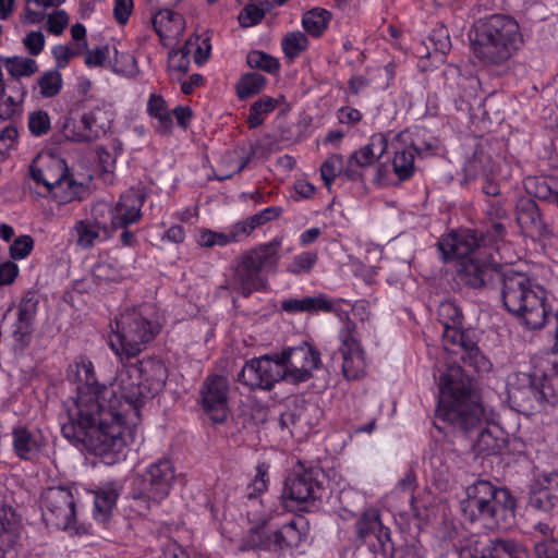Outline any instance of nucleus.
I'll list each match as a JSON object with an SVG mask.
<instances>
[{
	"mask_svg": "<svg viewBox=\"0 0 558 558\" xmlns=\"http://www.w3.org/2000/svg\"><path fill=\"white\" fill-rule=\"evenodd\" d=\"M392 167L399 179H409L414 172V148L404 145L396 147Z\"/></svg>",
	"mask_w": 558,
	"mask_h": 558,
	"instance_id": "nucleus-42",
	"label": "nucleus"
},
{
	"mask_svg": "<svg viewBox=\"0 0 558 558\" xmlns=\"http://www.w3.org/2000/svg\"><path fill=\"white\" fill-rule=\"evenodd\" d=\"M438 317L444 328V348L447 351H450V345H454L458 341H462L464 336L469 335L462 330L463 314L453 302L445 301L439 305Z\"/></svg>",
	"mask_w": 558,
	"mask_h": 558,
	"instance_id": "nucleus-22",
	"label": "nucleus"
},
{
	"mask_svg": "<svg viewBox=\"0 0 558 558\" xmlns=\"http://www.w3.org/2000/svg\"><path fill=\"white\" fill-rule=\"evenodd\" d=\"M7 71L13 77L31 76L38 71L37 62L31 58L12 57L4 61Z\"/></svg>",
	"mask_w": 558,
	"mask_h": 558,
	"instance_id": "nucleus-54",
	"label": "nucleus"
},
{
	"mask_svg": "<svg viewBox=\"0 0 558 558\" xmlns=\"http://www.w3.org/2000/svg\"><path fill=\"white\" fill-rule=\"evenodd\" d=\"M40 509L47 526L66 530L75 521V500L70 488H47L40 496Z\"/></svg>",
	"mask_w": 558,
	"mask_h": 558,
	"instance_id": "nucleus-9",
	"label": "nucleus"
},
{
	"mask_svg": "<svg viewBox=\"0 0 558 558\" xmlns=\"http://www.w3.org/2000/svg\"><path fill=\"white\" fill-rule=\"evenodd\" d=\"M12 446L14 453L21 460H32L40 451L43 445L38 437L24 426H16L12 430Z\"/></svg>",
	"mask_w": 558,
	"mask_h": 558,
	"instance_id": "nucleus-32",
	"label": "nucleus"
},
{
	"mask_svg": "<svg viewBox=\"0 0 558 558\" xmlns=\"http://www.w3.org/2000/svg\"><path fill=\"white\" fill-rule=\"evenodd\" d=\"M515 219L523 234L529 236H542L546 233L547 227L543 220L537 204L529 198L522 197L515 206Z\"/></svg>",
	"mask_w": 558,
	"mask_h": 558,
	"instance_id": "nucleus-24",
	"label": "nucleus"
},
{
	"mask_svg": "<svg viewBox=\"0 0 558 558\" xmlns=\"http://www.w3.org/2000/svg\"><path fill=\"white\" fill-rule=\"evenodd\" d=\"M255 150L251 148L246 156H240L239 150L227 153L221 159V166H227L228 170L217 175L220 181L232 178L234 174L241 172L251 161Z\"/></svg>",
	"mask_w": 558,
	"mask_h": 558,
	"instance_id": "nucleus-46",
	"label": "nucleus"
},
{
	"mask_svg": "<svg viewBox=\"0 0 558 558\" xmlns=\"http://www.w3.org/2000/svg\"><path fill=\"white\" fill-rule=\"evenodd\" d=\"M473 32L472 51L485 65L507 63L524 44L519 23L506 14H492L477 20Z\"/></svg>",
	"mask_w": 558,
	"mask_h": 558,
	"instance_id": "nucleus-4",
	"label": "nucleus"
},
{
	"mask_svg": "<svg viewBox=\"0 0 558 558\" xmlns=\"http://www.w3.org/2000/svg\"><path fill=\"white\" fill-rule=\"evenodd\" d=\"M86 193L85 184L77 182L68 170L64 178L54 186L51 197L59 204H68L82 201Z\"/></svg>",
	"mask_w": 558,
	"mask_h": 558,
	"instance_id": "nucleus-36",
	"label": "nucleus"
},
{
	"mask_svg": "<svg viewBox=\"0 0 558 558\" xmlns=\"http://www.w3.org/2000/svg\"><path fill=\"white\" fill-rule=\"evenodd\" d=\"M246 62L252 69L263 70L269 74H276L280 69V63L275 57L258 50L248 52Z\"/></svg>",
	"mask_w": 558,
	"mask_h": 558,
	"instance_id": "nucleus-57",
	"label": "nucleus"
},
{
	"mask_svg": "<svg viewBox=\"0 0 558 558\" xmlns=\"http://www.w3.org/2000/svg\"><path fill=\"white\" fill-rule=\"evenodd\" d=\"M63 86V78L59 70H48L44 72L34 89L38 88L39 95L44 98H52L57 96Z\"/></svg>",
	"mask_w": 558,
	"mask_h": 558,
	"instance_id": "nucleus-47",
	"label": "nucleus"
},
{
	"mask_svg": "<svg viewBox=\"0 0 558 558\" xmlns=\"http://www.w3.org/2000/svg\"><path fill=\"white\" fill-rule=\"evenodd\" d=\"M307 522L303 517H293L271 533L272 550L286 551L296 548L306 536Z\"/></svg>",
	"mask_w": 558,
	"mask_h": 558,
	"instance_id": "nucleus-25",
	"label": "nucleus"
},
{
	"mask_svg": "<svg viewBox=\"0 0 558 558\" xmlns=\"http://www.w3.org/2000/svg\"><path fill=\"white\" fill-rule=\"evenodd\" d=\"M233 243L230 233L217 232L210 229H203L199 232L197 244L202 247L210 248L215 245L225 246Z\"/></svg>",
	"mask_w": 558,
	"mask_h": 558,
	"instance_id": "nucleus-60",
	"label": "nucleus"
},
{
	"mask_svg": "<svg viewBox=\"0 0 558 558\" xmlns=\"http://www.w3.org/2000/svg\"><path fill=\"white\" fill-rule=\"evenodd\" d=\"M266 85L264 75L251 72L244 74L236 84V94L240 99L252 97L263 90Z\"/></svg>",
	"mask_w": 558,
	"mask_h": 558,
	"instance_id": "nucleus-49",
	"label": "nucleus"
},
{
	"mask_svg": "<svg viewBox=\"0 0 558 558\" xmlns=\"http://www.w3.org/2000/svg\"><path fill=\"white\" fill-rule=\"evenodd\" d=\"M145 202V194L140 190H129L121 195L119 202L110 209L111 228L125 229L136 223L142 218V207Z\"/></svg>",
	"mask_w": 558,
	"mask_h": 558,
	"instance_id": "nucleus-20",
	"label": "nucleus"
},
{
	"mask_svg": "<svg viewBox=\"0 0 558 558\" xmlns=\"http://www.w3.org/2000/svg\"><path fill=\"white\" fill-rule=\"evenodd\" d=\"M517 501L507 488L496 487L480 480L466 488V498L461 501L464 517L470 521L484 520L499 525L514 518Z\"/></svg>",
	"mask_w": 558,
	"mask_h": 558,
	"instance_id": "nucleus-7",
	"label": "nucleus"
},
{
	"mask_svg": "<svg viewBox=\"0 0 558 558\" xmlns=\"http://www.w3.org/2000/svg\"><path fill=\"white\" fill-rule=\"evenodd\" d=\"M37 305L38 300L35 294L26 293L17 306L13 337L21 344H26L31 339Z\"/></svg>",
	"mask_w": 558,
	"mask_h": 558,
	"instance_id": "nucleus-26",
	"label": "nucleus"
},
{
	"mask_svg": "<svg viewBox=\"0 0 558 558\" xmlns=\"http://www.w3.org/2000/svg\"><path fill=\"white\" fill-rule=\"evenodd\" d=\"M282 239L274 238L271 241L258 244L242 253L260 274L265 270L269 274L277 272Z\"/></svg>",
	"mask_w": 558,
	"mask_h": 558,
	"instance_id": "nucleus-23",
	"label": "nucleus"
},
{
	"mask_svg": "<svg viewBox=\"0 0 558 558\" xmlns=\"http://www.w3.org/2000/svg\"><path fill=\"white\" fill-rule=\"evenodd\" d=\"M74 230L77 235V245L84 248L92 247L95 241L100 236L101 231L106 234L108 233L106 225L97 219L80 220L75 223Z\"/></svg>",
	"mask_w": 558,
	"mask_h": 558,
	"instance_id": "nucleus-38",
	"label": "nucleus"
},
{
	"mask_svg": "<svg viewBox=\"0 0 558 558\" xmlns=\"http://www.w3.org/2000/svg\"><path fill=\"white\" fill-rule=\"evenodd\" d=\"M65 0H26L23 14L20 21L23 25H35L41 23L48 10H58Z\"/></svg>",
	"mask_w": 558,
	"mask_h": 558,
	"instance_id": "nucleus-37",
	"label": "nucleus"
},
{
	"mask_svg": "<svg viewBox=\"0 0 558 558\" xmlns=\"http://www.w3.org/2000/svg\"><path fill=\"white\" fill-rule=\"evenodd\" d=\"M110 348L120 359L140 354L161 330V323L151 305L125 308L114 319Z\"/></svg>",
	"mask_w": 558,
	"mask_h": 558,
	"instance_id": "nucleus-6",
	"label": "nucleus"
},
{
	"mask_svg": "<svg viewBox=\"0 0 558 558\" xmlns=\"http://www.w3.org/2000/svg\"><path fill=\"white\" fill-rule=\"evenodd\" d=\"M62 134L66 140L73 142L94 141L89 130L87 129V122H85L84 114L80 118H75L72 114L65 117L62 124Z\"/></svg>",
	"mask_w": 558,
	"mask_h": 558,
	"instance_id": "nucleus-43",
	"label": "nucleus"
},
{
	"mask_svg": "<svg viewBox=\"0 0 558 558\" xmlns=\"http://www.w3.org/2000/svg\"><path fill=\"white\" fill-rule=\"evenodd\" d=\"M463 171L466 180L495 178L498 167L483 147L477 146L472 156L466 159Z\"/></svg>",
	"mask_w": 558,
	"mask_h": 558,
	"instance_id": "nucleus-31",
	"label": "nucleus"
},
{
	"mask_svg": "<svg viewBox=\"0 0 558 558\" xmlns=\"http://www.w3.org/2000/svg\"><path fill=\"white\" fill-rule=\"evenodd\" d=\"M356 538L364 543L368 537L375 536L381 546L390 539L389 530L384 527L379 511L371 508L365 510L355 523Z\"/></svg>",
	"mask_w": 558,
	"mask_h": 558,
	"instance_id": "nucleus-28",
	"label": "nucleus"
},
{
	"mask_svg": "<svg viewBox=\"0 0 558 558\" xmlns=\"http://www.w3.org/2000/svg\"><path fill=\"white\" fill-rule=\"evenodd\" d=\"M355 324L348 322L340 332L342 373L348 379H357L365 374L366 362L360 342L354 338Z\"/></svg>",
	"mask_w": 558,
	"mask_h": 558,
	"instance_id": "nucleus-16",
	"label": "nucleus"
},
{
	"mask_svg": "<svg viewBox=\"0 0 558 558\" xmlns=\"http://www.w3.org/2000/svg\"><path fill=\"white\" fill-rule=\"evenodd\" d=\"M190 53L184 45L179 49H173L168 53V72L172 80L181 82L190 69Z\"/></svg>",
	"mask_w": 558,
	"mask_h": 558,
	"instance_id": "nucleus-45",
	"label": "nucleus"
},
{
	"mask_svg": "<svg viewBox=\"0 0 558 558\" xmlns=\"http://www.w3.org/2000/svg\"><path fill=\"white\" fill-rule=\"evenodd\" d=\"M28 129L33 135L41 136L50 130L49 114L44 110H37L29 114Z\"/></svg>",
	"mask_w": 558,
	"mask_h": 558,
	"instance_id": "nucleus-63",
	"label": "nucleus"
},
{
	"mask_svg": "<svg viewBox=\"0 0 558 558\" xmlns=\"http://www.w3.org/2000/svg\"><path fill=\"white\" fill-rule=\"evenodd\" d=\"M508 388L510 398L519 405L534 410L536 404L551 401L553 392L548 393L545 389H539L529 373H515L509 377Z\"/></svg>",
	"mask_w": 558,
	"mask_h": 558,
	"instance_id": "nucleus-17",
	"label": "nucleus"
},
{
	"mask_svg": "<svg viewBox=\"0 0 558 558\" xmlns=\"http://www.w3.org/2000/svg\"><path fill=\"white\" fill-rule=\"evenodd\" d=\"M153 25L163 46L178 39L185 29L184 17L177 12L159 10L153 17Z\"/></svg>",
	"mask_w": 558,
	"mask_h": 558,
	"instance_id": "nucleus-27",
	"label": "nucleus"
},
{
	"mask_svg": "<svg viewBox=\"0 0 558 558\" xmlns=\"http://www.w3.org/2000/svg\"><path fill=\"white\" fill-rule=\"evenodd\" d=\"M496 281L501 284L502 303L509 313L520 317L531 329L544 326L548 311L543 288L510 268L496 272Z\"/></svg>",
	"mask_w": 558,
	"mask_h": 558,
	"instance_id": "nucleus-5",
	"label": "nucleus"
},
{
	"mask_svg": "<svg viewBox=\"0 0 558 558\" xmlns=\"http://www.w3.org/2000/svg\"><path fill=\"white\" fill-rule=\"evenodd\" d=\"M388 140L383 133L373 134L368 143L355 150L348 159L344 175L351 180L361 177L356 168H367L375 165L387 151Z\"/></svg>",
	"mask_w": 558,
	"mask_h": 558,
	"instance_id": "nucleus-18",
	"label": "nucleus"
},
{
	"mask_svg": "<svg viewBox=\"0 0 558 558\" xmlns=\"http://www.w3.org/2000/svg\"><path fill=\"white\" fill-rule=\"evenodd\" d=\"M19 538V520L11 506L0 505V549L5 550L15 545Z\"/></svg>",
	"mask_w": 558,
	"mask_h": 558,
	"instance_id": "nucleus-34",
	"label": "nucleus"
},
{
	"mask_svg": "<svg viewBox=\"0 0 558 558\" xmlns=\"http://www.w3.org/2000/svg\"><path fill=\"white\" fill-rule=\"evenodd\" d=\"M175 473L170 460L161 459L151 463L142 475L138 492L134 498L147 509L159 505L170 493Z\"/></svg>",
	"mask_w": 558,
	"mask_h": 558,
	"instance_id": "nucleus-8",
	"label": "nucleus"
},
{
	"mask_svg": "<svg viewBox=\"0 0 558 558\" xmlns=\"http://www.w3.org/2000/svg\"><path fill=\"white\" fill-rule=\"evenodd\" d=\"M268 470L267 463H259L256 468V474L254 480L247 486V498L253 499L258 497L262 493L266 492L268 483Z\"/></svg>",
	"mask_w": 558,
	"mask_h": 558,
	"instance_id": "nucleus-58",
	"label": "nucleus"
},
{
	"mask_svg": "<svg viewBox=\"0 0 558 558\" xmlns=\"http://www.w3.org/2000/svg\"><path fill=\"white\" fill-rule=\"evenodd\" d=\"M284 54L293 59L304 52L308 47V39L301 32L288 33L281 43Z\"/></svg>",
	"mask_w": 558,
	"mask_h": 558,
	"instance_id": "nucleus-55",
	"label": "nucleus"
},
{
	"mask_svg": "<svg viewBox=\"0 0 558 558\" xmlns=\"http://www.w3.org/2000/svg\"><path fill=\"white\" fill-rule=\"evenodd\" d=\"M284 367L286 380L292 384L304 383L313 377V372L322 365L320 353L304 342L299 347H290L277 354Z\"/></svg>",
	"mask_w": 558,
	"mask_h": 558,
	"instance_id": "nucleus-12",
	"label": "nucleus"
},
{
	"mask_svg": "<svg viewBox=\"0 0 558 558\" xmlns=\"http://www.w3.org/2000/svg\"><path fill=\"white\" fill-rule=\"evenodd\" d=\"M133 263L134 259L132 256H128L121 260L118 256L108 257L94 266L92 276L94 281L98 284L117 282L125 277L126 270L133 265Z\"/></svg>",
	"mask_w": 558,
	"mask_h": 558,
	"instance_id": "nucleus-29",
	"label": "nucleus"
},
{
	"mask_svg": "<svg viewBox=\"0 0 558 558\" xmlns=\"http://www.w3.org/2000/svg\"><path fill=\"white\" fill-rule=\"evenodd\" d=\"M184 47L190 56H193L196 64L205 63L210 56L211 45L208 37L190 36L184 43Z\"/></svg>",
	"mask_w": 558,
	"mask_h": 558,
	"instance_id": "nucleus-52",
	"label": "nucleus"
},
{
	"mask_svg": "<svg viewBox=\"0 0 558 558\" xmlns=\"http://www.w3.org/2000/svg\"><path fill=\"white\" fill-rule=\"evenodd\" d=\"M268 280L260 274L243 255L234 259L232 275L227 280L223 289H229L239 293L243 298H248L254 292L266 291Z\"/></svg>",
	"mask_w": 558,
	"mask_h": 558,
	"instance_id": "nucleus-15",
	"label": "nucleus"
},
{
	"mask_svg": "<svg viewBox=\"0 0 558 558\" xmlns=\"http://www.w3.org/2000/svg\"><path fill=\"white\" fill-rule=\"evenodd\" d=\"M438 386L436 418L464 434L480 428L484 421V407L463 368L458 364H449L439 377Z\"/></svg>",
	"mask_w": 558,
	"mask_h": 558,
	"instance_id": "nucleus-3",
	"label": "nucleus"
},
{
	"mask_svg": "<svg viewBox=\"0 0 558 558\" xmlns=\"http://www.w3.org/2000/svg\"><path fill=\"white\" fill-rule=\"evenodd\" d=\"M203 411L215 424L225 423L228 418L229 381L225 376H207L199 390Z\"/></svg>",
	"mask_w": 558,
	"mask_h": 558,
	"instance_id": "nucleus-13",
	"label": "nucleus"
},
{
	"mask_svg": "<svg viewBox=\"0 0 558 558\" xmlns=\"http://www.w3.org/2000/svg\"><path fill=\"white\" fill-rule=\"evenodd\" d=\"M279 423L281 428H287L291 436L301 437L304 432L300 411L289 410L283 412L280 416Z\"/></svg>",
	"mask_w": 558,
	"mask_h": 558,
	"instance_id": "nucleus-62",
	"label": "nucleus"
},
{
	"mask_svg": "<svg viewBox=\"0 0 558 558\" xmlns=\"http://www.w3.org/2000/svg\"><path fill=\"white\" fill-rule=\"evenodd\" d=\"M272 4L269 1H260L245 5L240 15L239 22L243 27H251L262 22Z\"/></svg>",
	"mask_w": 558,
	"mask_h": 558,
	"instance_id": "nucleus-50",
	"label": "nucleus"
},
{
	"mask_svg": "<svg viewBox=\"0 0 558 558\" xmlns=\"http://www.w3.org/2000/svg\"><path fill=\"white\" fill-rule=\"evenodd\" d=\"M331 14L325 9H313L306 12L302 19L304 29L314 37H319L328 26Z\"/></svg>",
	"mask_w": 558,
	"mask_h": 558,
	"instance_id": "nucleus-44",
	"label": "nucleus"
},
{
	"mask_svg": "<svg viewBox=\"0 0 558 558\" xmlns=\"http://www.w3.org/2000/svg\"><path fill=\"white\" fill-rule=\"evenodd\" d=\"M148 113L158 120L156 126L160 134H167L170 132L173 121L172 114L167 108L165 99L159 95H150L147 104Z\"/></svg>",
	"mask_w": 558,
	"mask_h": 558,
	"instance_id": "nucleus-40",
	"label": "nucleus"
},
{
	"mask_svg": "<svg viewBox=\"0 0 558 558\" xmlns=\"http://www.w3.org/2000/svg\"><path fill=\"white\" fill-rule=\"evenodd\" d=\"M439 251L445 259L465 260L478 251H486L480 246V241L474 231L462 230L450 232L438 242Z\"/></svg>",
	"mask_w": 558,
	"mask_h": 558,
	"instance_id": "nucleus-19",
	"label": "nucleus"
},
{
	"mask_svg": "<svg viewBox=\"0 0 558 558\" xmlns=\"http://www.w3.org/2000/svg\"><path fill=\"white\" fill-rule=\"evenodd\" d=\"M343 158L339 154L329 156L320 166V177L325 185L330 189L337 175L344 174Z\"/></svg>",
	"mask_w": 558,
	"mask_h": 558,
	"instance_id": "nucleus-56",
	"label": "nucleus"
},
{
	"mask_svg": "<svg viewBox=\"0 0 558 558\" xmlns=\"http://www.w3.org/2000/svg\"><path fill=\"white\" fill-rule=\"evenodd\" d=\"M107 387H114L118 404L106 420L108 426L101 428L107 434V439H104L106 452L93 453L99 456L107 464H112L120 459L124 448L133 441L134 427L131 416L138 417L140 408L146 399H150V390L142 379L137 363L124 365L114 383Z\"/></svg>",
	"mask_w": 558,
	"mask_h": 558,
	"instance_id": "nucleus-2",
	"label": "nucleus"
},
{
	"mask_svg": "<svg viewBox=\"0 0 558 558\" xmlns=\"http://www.w3.org/2000/svg\"><path fill=\"white\" fill-rule=\"evenodd\" d=\"M453 347H458V350H450L456 354H460V360L466 367L475 373H488L490 371V361L481 352L470 335L464 336V339L458 341Z\"/></svg>",
	"mask_w": 558,
	"mask_h": 558,
	"instance_id": "nucleus-30",
	"label": "nucleus"
},
{
	"mask_svg": "<svg viewBox=\"0 0 558 558\" xmlns=\"http://www.w3.org/2000/svg\"><path fill=\"white\" fill-rule=\"evenodd\" d=\"M271 533L266 530L265 525L250 529L247 534L242 538L241 550H270L272 549Z\"/></svg>",
	"mask_w": 558,
	"mask_h": 558,
	"instance_id": "nucleus-41",
	"label": "nucleus"
},
{
	"mask_svg": "<svg viewBox=\"0 0 558 558\" xmlns=\"http://www.w3.org/2000/svg\"><path fill=\"white\" fill-rule=\"evenodd\" d=\"M318 259V255L315 252H303L296 255L291 264L287 267V270L293 275H300L308 272L314 267Z\"/></svg>",
	"mask_w": 558,
	"mask_h": 558,
	"instance_id": "nucleus-61",
	"label": "nucleus"
},
{
	"mask_svg": "<svg viewBox=\"0 0 558 558\" xmlns=\"http://www.w3.org/2000/svg\"><path fill=\"white\" fill-rule=\"evenodd\" d=\"M118 494L114 489L104 488L96 493L94 517L100 522H106L116 506Z\"/></svg>",
	"mask_w": 558,
	"mask_h": 558,
	"instance_id": "nucleus-48",
	"label": "nucleus"
},
{
	"mask_svg": "<svg viewBox=\"0 0 558 558\" xmlns=\"http://www.w3.org/2000/svg\"><path fill=\"white\" fill-rule=\"evenodd\" d=\"M428 41L432 44L434 50L441 54H446L451 49L449 32L444 25L433 29Z\"/></svg>",
	"mask_w": 558,
	"mask_h": 558,
	"instance_id": "nucleus-64",
	"label": "nucleus"
},
{
	"mask_svg": "<svg viewBox=\"0 0 558 558\" xmlns=\"http://www.w3.org/2000/svg\"><path fill=\"white\" fill-rule=\"evenodd\" d=\"M486 558H529L526 548L513 541L496 538L490 541Z\"/></svg>",
	"mask_w": 558,
	"mask_h": 558,
	"instance_id": "nucleus-39",
	"label": "nucleus"
},
{
	"mask_svg": "<svg viewBox=\"0 0 558 558\" xmlns=\"http://www.w3.org/2000/svg\"><path fill=\"white\" fill-rule=\"evenodd\" d=\"M84 117L93 140L106 134L113 121L111 107L106 104L96 105L88 112L84 113Z\"/></svg>",
	"mask_w": 558,
	"mask_h": 558,
	"instance_id": "nucleus-35",
	"label": "nucleus"
},
{
	"mask_svg": "<svg viewBox=\"0 0 558 558\" xmlns=\"http://www.w3.org/2000/svg\"><path fill=\"white\" fill-rule=\"evenodd\" d=\"M277 354H266L246 362L238 380L252 389L264 390H270L281 379L286 380L284 367Z\"/></svg>",
	"mask_w": 558,
	"mask_h": 558,
	"instance_id": "nucleus-11",
	"label": "nucleus"
},
{
	"mask_svg": "<svg viewBox=\"0 0 558 558\" xmlns=\"http://www.w3.org/2000/svg\"><path fill=\"white\" fill-rule=\"evenodd\" d=\"M498 266L490 253L478 251L468 259L458 262L457 278L470 288H482L488 281L496 280V272L501 271Z\"/></svg>",
	"mask_w": 558,
	"mask_h": 558,
	"instance_id": "nucleus-14",
	"label": "nucleus"
},
{
	"mask_svg": "<svg viewBox=\"0 0 558 558\" xmlns=\"http://www.w3.org/2000/svg\"><path fill=\"white\" fill-rule=\"evenodd\" d=\"M66 162L57 157H49L43 163L34 160L29 166V177L37 184L45 187L48 194L54 190V186L64 178L68 171Z\"/></svg>",
	"mask_w": 558,
	"mask_h": 558,
	"instance_id": "nucleus-21",
	"label": "nucleus"
},
{
	"mask_svg": "<svg viewBox=\"0 0 558 558\" xmlns=\"http://www.w3.org/2000/svg\"><path fill=\"white\" fill-rule=\"evenodd\" d=\"M320 476V471L316 469H307L289 475L284 481L282 498L295 504L300 510L308 511L316 500L323 498L325 489L319 481Z\"/></svg>",
	"mask_w": 558,
	"mask_h": 558,
	"instance_id": "nucleus-10",
	"label": "nucleus"
},
{
	"mask_svg": "<svg viewBox=\"0 0 558 558\" xmlns=\"http://www.w3.org/2000/svg\"><path fill=\"white\" fill-rule=\"evenodd\" d=\"M504 447V439L494 436L489 429H483L474 442V450L481 456L497 454Z\"/></svg>",
	"mask_w": 558,
	"mask_h": 558,
	"instance_id": "nucleus-51",
	"label": "nucleus"
},
{
	"mask_svg": "<svg viewBox=\"0 0 558 558\" xmlns=\"http://www.w3.org/2000/svg\"><path fill=\"white\" fill-rule=\"evenodd\" d=\"M142 379L145 377V386L149 389V396L153 398L165 386L168 377L166 365L158 360L149 359L137 362Z\"/></svg>",
	"mask_w": 558,
	"mask_h": 558,
	"instance_id": "nucleus-33",
	"label": "nucleus"
},
{
	"mask_svg": "<svg viewBox=\"0 0 558 558\" xmlns=\"http://www.w3.org/2000/svg\"><path fill=\"white\" fill-rule=\"evenodd\" d=\"M76 381V395L64 403L66 421L61 423L63 436L82 444L89 452H106V433L109 417L118 401L114 387L97 381L90 360L80 356L71 366Z\"/></svg>",
	"mask_w": 558,
	"mask_h": 558,
	"instance_id": "nucleus-1",
	"label": "nucleus"
},
{
	"mask_svg": "<svg viewBox=\"0 0 558 558\" xmlns=\"http://www.w3.org/2000/svg\"><path fill=\"white\" fill-rule=\"evenodd\" d=\"M111 68L116 73L126 76H132L137 72L135 58L128 52L119 53L117 49H114Z\"/></svg>",
	"mask_w": 558,
	"mask_h": 558,
	"instance_id": "nucleus-59",
	"label": "nucleus"
},
{
	"mask_svg": "<svg viewBox=\"0 0 558 558\" xmlns=\"http://www.w3.org/2000/svg\"><path fill=\"white\" fill-rule=\"evenodd\" d=\"M529 505L539 511L548 512L558 505V497L533 484L529 497Z\"/></svg>",
	"mask_w": 558,
	"mask_h": 558,
	"instance_id": "nucleus-53",
	"label": "nucleus"
}]
</instances>
